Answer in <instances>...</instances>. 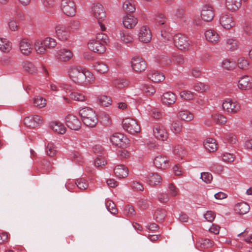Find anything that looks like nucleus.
<instances>
[{
	"label": "nucleus",
	"instance_id": "obj_5",
	"mask_svg": "<svg viewBox=\"0 0 252 252\" xmlns=\"http://www.w3.org/2000/svg\"><path fill=\"white\" fill-rule=\"evenodd\" d=\"M123 127L127 132L134 134L140 131V126L138 122L131 118L124 119L122 123Z\"/></svg>",
	"mask_w": 252,
	"mask_h": 252
},
{
	"label": "nucleus",
	"instance_id": "obj_54",
	"mask_svg": "<svg viewBox=\"0 0 252 252\" xmlns=\"http://www.w3.org/2000/svg\"><path fill=\"white\" fill-rule=\"evenodd\" d=\"M214 119L217 124L220 125H224L227 122L226 117L220 114H216L214 116Z\"/></svg>",
	"mask_w": 252,
	"mask_h": 252
},
{
	"label": "nucleus",
	"instance_id": "obj_46",
	"mask_svg": "<svg viewBox=\"0 0 252 252\" xmlns=\"http://www.w3.org/2000/svg\"><path fill=\"white\" fill-rule=\"evenodd\" d=\"M69 86L65 83H56L50 85V89L52 91L58 92L60 90L65 91L68 90Z\"/></svg>",
	"mask_w": 252,
	"mask_h": 252
},
{
	"label": "nucleus",
	"instance_id": "obj_20",
	"mask_svg": "<svg viewBox=\"0 0 252 252\" xmlns=\"http://www.w3.org/2000/svg\"><path fill=\"white\" fill-rule=\"evenodd\" d=\"M176 99V94L171 92H167L164 93L161 98L162 103L168 106H171L174 104Z\"/></svg>",
	"mask_w": 252,
	"mask_h": 252
},
{
	"label": "nucleus",
	"instance_id": "obj_63",
	"mask_svg": "<svg viewBox=\"0 0 252 252\" xmlns=\"http://www.w3.org/2000/svg\"><path fill=\"white\" fill-rule=\"evenodd\" d=\"M216 217V214L212 211H208L204 215V219L209 222H213Z\"/></svg>",
	"mask_w": 252,
	"mask_h": 252
},
{
	"label": "nucleus",
	"instance_id": "obj_43",
	"mask_svg": "<svg viewBox=\"0 0 252 252\" xmlns=\"http://www.w3.org/2000/svg\"><path fill=\"white\" fill-rule=\"evenodd\" d=\"M70 98L74 101H86L87 97L82 93L77 92H73L70 94Z\"/></svg>",
	"mask_w": 252,
	"mask_h": 252
},
{
	"label": "nucleus",
	"instance_id": "obj_26",
	"mask_svg": "<svg viewBox=\"0 0 252 252\" xmlns=\"http://www.w3.org/2000/svg\"><path fill=\"white\" fill-rule=\"evenodd\" d=\"M149 79L155 83H158L163 81L165 79L164 75L157 70L151 71L148 74Z\"/></svg>",
	"mask_w": 252,
	"mask_h": 252
},
{
	"label": "nucleus",
	"instance_id": "obj_21",
	"mask_svg": "<svg viewBox=\"0 0 252 252\" xmlns=\"http://www.w3.org/2000/svg\"><path fill=\"white\" fill-rule=\"evenodd\" d=\"M154 163L157 168L162 170L165 169L169 166L167 158L161 155H158L155 158Z\"/></svg>",
	"mask_w": 252,
	"mask_h": 252
},
{
	"label": "nucleus",
	"instance_id": "obj_39",
	"mask_svg": "<svg viewBox=\"0 0 252 252\" xmlns=\"http://www.w3.org/2000/svg\"><path fill=\"white\" fill-rule=\"evenodd\" d=\"M94 69L100 73H106L108 71V66L102 62L96 63L94 65Z\"/></svg>",
	"mask_w": 252,
	"mask_h": 252
},
{
	"label": "nucleus",
	"instance_id": "obj_16",
	"mask_svg": "<svg viewBox=\"0 0 252 252\" xmlns=\"http://www.w3.org/2000/svg\"><path fill=\"white\" fill-rule=\"evenodd\" d=\"M42 118L38 115H33L26 117L24 120V124L27 126L34 128L42 123Z\"/></svg>",
	"mask_w": 252,
	"mask_h": 252
},
{
	"label": "nucleus",
	"instance_id": "obj_50",
	"mask_svg": "<svg viewBox=\"0 0 252 252\" xmlns=\"http://www.w3.org/2000/svg\"><path fill=\"white\" fill-rule=\"evenodd\" d=\"M105 206L107 210L112 214L115 215L117 213L118 210L114 202L110 200L105 201Z\"/></svg>",
	"mask_w": 252,
	"mask_h": 252
},
{
	"label": "nucleus",
	"instance_id": "obj_14",
	"mask_svg": "<svg viewBox=\"0 0 252 252\" xmlns=\"http://www.w3.org/2000/svg\"><path fill=\"white\" fill-rule=\"evenodd\" d=\"M220 23L222 27L225 29H230L235 25L232 16L227 13H223L220 16Z\"/></svg>",
	"mask_w": 252,
	"mask_h": 252
},
{
	"label": "nucleus",
	"instance_id": "obj_45",
	"mask_svg": "<svg viewBox=\"0 0 252 252\" xmlns=\"http://www.w3.org/2000/svg\"><path fill=\"white\" fill-rule=\"evenodd\" d=\"M123 8L127 12L131 13L135 10V4L132 0H126L123 4Z\"/></svg>",
	"mask_w": 252,
	"mask_h": 252
},
{
	"label": "nucleus",
	"instance_id": "obj_36",
	"mask_svg": "<svg viewBox=\"0 0 252 252\" xmlns=\"http://www.w3.org/2000/svg\"><path fill=\"white\" fill-rule=\"evenodd\" d=\"M34 49L36 52L39 54H44L46 53V48L43 44V41L36 40L34 43Z\"/></svg>",
	"mask_w": 252,
	"mask_h": 252
},
{
	"label": "nucleus",
	"instance_id": "obj_56",
	"mask_svg": "<svg viewBox=\"0 0 252 252\" xmlns=\"http://www.w3.org/2000/svg\"><path fill=\"white\" fill-rule=\"evenodd\" d=\"M154 217L158 221H162L165 217V213L164 210L158 209L155 212Z\"/></svg>",
	"mask_w": 252,
	"mask_h": 252
},
{
	"label": "nucleus",
	"instance_id": "obj_40",
	"mask_svg": "<svg viewBox=\"0 0 252 252\" xmlns=\"http://www.w3.org/2000/svg\"><path fill=\"white\" fill-rule=\"evenodd\" d=\"M43 41L44 47H45L46 49H53L57 45V41L56 39L51 37H47L45 38Z\"/></svg>",
	"mask_w": 252,
	"mask_h": 252
},
{
	"label": "nucleus",
	"instance_id": "obj_48",
	"mask_svg": "<svg viewBox=\"0 0 252 252\" xmlns=\"http://www.w3.org/2000/svg\"><path fill=\"white\" fill-rule=\"evenodd\" d=\"M180 96L184 100H192L194 97V93L190 91L185 90L180 92Z\"/></svg>",
	"mask_w": 252,
	"mask_h": 252
},
{
	"label": "nucleus",
	"instance_id": "obj_32",
	"mask_svg": "<svg viewBox=\"0 0 252 252\" xmlns=\"http://www.w3.org/2000/svg\"><path fill=\"white\" fill-rule=\"evenodd\" d=\"M161 181L162 178L158 173H151L148 176L147 182L151 186L159 185Z\"/></svg>",
	"mask_w": 252,
	"mask_h": 252
},
{
	"label": "nucleus",
	"instance_id": "obj_57",
	"mask_svg": "<svg viewBox=\"0 0 252 252\" xmlns=\"http://www.w3.org/2000/svg\"><path fill=\"white\" fill-rule=\"evenodd\" d=\"M76 185L79 189H85L88 187V183L84 179H79L76 181Z\"/></svg>",
	"mask_w": 252,
	"mask_h": 252
},
{
	"label": "nucleus",
	"instance_id": "obj_30",
	"mask_svg": "<svg viewBox=\"0 0 252 252\" xmlns=\"http://www.w3.org/2000/svg\"><path fill=\"white\" fill-rule=\"evenodd\" d=\"M50 127L53 131L59 134H63L66 131V128L64 126L58 121L52 123L50 125Z\"/></svg>",
	"mask_w": 252,
	"mask_h": 252
},
{
	"label": "nucleus",
	"instance_id": "obj_7",
	"mask_svg": "<svg viewBox=\"0 0 252 252\" xmlns=\"http://www.w3.org/2000/svg\"><path fill=\"white\" fill-rule=\"evenodd\" d=\"M173 40L175 45L179 49L181 50L189 49L190 44L188 37L185 35L181 33H177L174 35Z\"/></svg>",
	"mask_w": 252,
	"mask_h": 252
},
{
	"label": "nucleus",
	"instance_id": "obj_3",
	"mask_svg": "<svg viewBox=\"0 0 252 252\" xmlns=\"http://www.w3.org/2000/svg\"><path fill=\"white\" fill-rule=\"evenodd\" d=\"M84 124L91 127H94L97 123V119L94 111L89 107L83 108L79 111Z\"/></svg>",
	"mask_w": 252,
	"mask_h": 252
},
{
	"label": "nucleus",
	"instance_id": "obj_55",
	"mask_svg": "<svg viewBox=\"0 0 252 252\" xmlns=\"http://www.w3.org/2000/svg\"><path fill=\"white\" fill-rule=\"evenodd\" d=\"M113 85L118 88H122L127 85L126 80L123 79H114L112 82Z\"/></svg>",
	"mask_w": 252,
	"mask_h": 252
},
{
	"label": "nucleus",
	"instance_id": "obj_33",
	"mask_svg": "<svg viewBox=\"0 0 252 252\" xmlns=\"http://www.w3.org/2000/svg\"><path fill=\"white\" fill-rule=\"evenodd\" d=\"M179 117L182 120L190 122L194 118L193 114L188 110H181L179 113Z\"/></svg>",
	"mask_w": 252,
	"mask_h": 252
},
{
	"label": "nucleus",
	"instance_id": "obj_41",
	"mask_svg": "<svg viewBox=\"0 0 252 252\" xmlns=\"http://www.w3.org/2000/svg\"><path fill=\"white\" fill-rule=\"evenodd\" d=\"M33 103L36 107L41 108L46 105V100L41 96H36L33 99Z\"/></svg>",
	"mask_w": 252,
	"mask_h": 252
},
{
	"label": "nucleus",
	"instance_id": "obj_15",
	"mask_svg": "<svg viewBox=\"0 0 252 252\" xmlns=\"http://www.w3.org/2000/svg\"><path fill=\"white\" fill-rule=\"evenodd\" d=\"M21 53L25 55H29L32 53L33 46L31 41L26 38L21 39L19 45Z\"/></svg>",
	"mask_w": 252,
	"mask_h": 252
},
{
	"label": "nucleus",
	"instance_id": "obj_17",
	"mask_svg": "<svg viewBox=\"0 0 252 252\" xmlns=\"http://www.w3.org/2000/svg\"><path fill=\"white\" fill-rule=\"evenodd\" d=\"M55 57L61 62H66L71 59L73 53L68 49L62 48L57 51Z\"/></svg>",
	"mask_w": 252,
	"mask_h": 252
},
{
	"label": "nucleus",
	"instance_id": "obj_35",
	"mask_svg": "<svg viewBox=\"0 0 252 252\" xmlns=\"http://www.w3.org/2000/svg\"><path fill=\"white\" fill-rule=\"evenodd\" d=\"M204 147L210 152H213L217 149V144L215 139L211 138H207L204 144Z\"/></svg>",
	"mask_w": 252,
	"mask_h": 252
},
{
	"label": "nucleus",
	"instance_id": "obj_62",
	"mask_svg": "<svg viewBox=\"0 0 252 252\" xmlns=\"http://www.w3.org/2000/svg\"><path fill=\"white\" fill-rule=\"evenodd\" d=\"M200 177L202 181L207 184L210 183L213 179L212 174L208 172L202 173Z\"/></svg>",
	"mask_w": 252,
	"mask_h": 252
},
{
	"label": "nucleus",
	"instance_id": "obj_25",
	"mask_svg": "<svg viewBox=\"0 0 252 252\" xmlns=\"http://www.w3.org/2000/svg\"><path fill=\"white\" fill-rule=\"evenodd\" d=\"M206 39L212 43H217L219 41L220 36L217 32L213 30H208L205 32Z\"/></svg>",
	"mask_w": 252,
	"mask_h": 252
},
{
	"label": "nucleus",
	"instance_id": "obj_12",
	"mask_svg": "<svg viewBox=\"0 0 252 252\" xmlns=\"http://www.w3.org/2000/svg\"><path fill=\"white\" fill-rule=\"evenodd\" d=\"M66 125L70 129L78 130L80 129L81 123L80 120L74 115L69 114L65 117Z\"/></svg>",
	"mask_w": 252,
	"mask_h": 252
},
{
	"label": "nucleus",
	"instance_id": "obj_49",
	"mask_svg": "<svg viewBox=\"0 0 252 252\" xmlns=\"http://www.w3.org/2000/svg\"><path fill=\"white\" fill-rule=\"evenodd\" d=\"M170 128L173 133L178 134L182 131V125L179 121H175L171 124Z\"/></svg>",
	"mask_w": 252,
	"mask_h": 252
},
{
	"label": "nucleus",
	"instance_id": "obj_11",
	"mask_svg": "<svg viewBox=\"0 0 252 252\" xmlns=\"http://www.w3.org/2000/svg\"><path fill=\"white\" fill-rule=\"evenodd\" d=\"M200 14L201 18L204 21H211L215 15L214 8L209 4H205L202 6Z\"/></svg>",
	"mask_w": 252,
	"mask_h": 252
},
{
	"label": "nucleus",
	"instance_id": "obj_47",
	"mask_svg": "<svg viewBox=\"0 0 252 252\" xmlns=\"http://www.w3.org/2000/svg\"><path fill=\"white\" fill-rule=\"evenodd\" d=\"M193 89L196 92L203 93L209 89V86L203 83L197 82L193 85Z\"/></svg>",
	"mask_w": 252,
	"mask_h": 252
},
{
	"label": "nucleus",
	"instance_id": "obj_22",
	"mask_svg": "<svg viewBox=\"0 0 252 252\" xmlns=\"http://www.w3.org/2000/svg\"><path fill=\"white\" fill-rule=\"evenodd\" d=\"M93 15L97 21H103L104 20L106 15L102 5L96 4L94 6Z\"/></svg>",
	"mask_w": 252,
	"mask_h": 252
},
{
	"label": "nucleus",
	"instance_id": "obj_9",
	"mask_svg": "<svg viewBox=\"0 0 252 252\" xmlns=\"http://www.w3.org/2000/svg\"><path fill=\"white\" fill-rule=\"evenodd\" d=\"M131 66L132 70L137 72H141L147 68V63L144 59L139 56L133 57L131 60Z\"/></svg>",
	"mask_w": 252,
	"mask_h": 252
},
{
	"label": "nucleus",
	"instance_id": "obj_58",
	"mask_svg": "<svg viewBox=\"0 0 252 252\" xmlns=\"http://www.w3.org/2000/svg\"><path fill=\"white\" fill-rule=\"evenodd\" d=\"M168 191L172 196H176L178 195L179 189L173 184H169L168 186Z\"/></svg>",
	"mask_w": 252,
	"mask_h": 252
},
{
	"label": "nucleus",
	"instance_id": "obj_1",
	"mask_svg": "<svg viewBox=\"0 0 252 252\" xmlns=\"http://www.w3.org/2000/svg\"><path fill=\"white\" fill-rule=\"evenodd\" d=\"M70 79L76 85L86 86L94 82V75L90 71L78 66H70L67 69Z\"/></svg>",
	"mask_w": 252,
	"mask_h": 252
},
{
	"label": "nucleus",
	"instance_id": "obj_28",
	"mask_svg": "<svg viewBox=\"0 0 252 252\" xmlns=\"http://www.w3.org/2000/svg\"><path fill=\"white\" fill-rule=\"evenodd\" d=\"M234 210L237 213L243 215L249 212L250 206L247 203L241 202L235 205Z\"/></svg>",
	"mask_w": 252,
	"mask_h": 252
},
{
	"label": "nucleus",
	"instance_id": "obj_23",
	"mask_svg": "<svg viewBox=\"0 0 252 252\" xmlns=\"http://www.w3.org/2000/svg\"><path fill=\"white\" fill-rule=\"evenodd\" d=\"M138 21L136 18L131 15H127L123 18V25L127 29H132L137 24Z\"/></svg>",
	"mask_w": 252,
	"mask_h": 252
},
{
	"label": "nucleus",
	"instance_id": "obj_51",
	"mask_svg": "<svg viewBox=\"0 0 252 252\" xmlns=\"http://www.w3.org/2000/svg\"><path fill=\"white\" fill-rule=\"evenodd\" d=\"M226 47L230 50L234 51L238 48L237 41L233 39H227L226 41Z\"/></svg>",
	"mask_w": 252,
	"mask_h": 252
},
{
	"label": "nucleus",
	"instance_id": "obj_19",
	"mask_svg": "<svg viewBox=\"0 0 252 252\" xmlns=\"http://www.w3.org/2000/svg\"><path fill=\"white\" fill-rule=\"evenodd\" d=\"M153 133L156 138L164 141L167 138V133L163 126L156 125L153 129Z\"/></svg>",
	"mask_w": 252,
	"mask_h": 252
},
{
	"label": "nucleus",
	"instance_id": "obj_31",
	"mask_svg": "<svg viewBox=\"0 0 252 252\" xmlns=\"http://www.w3.org/2000/svg\"><path fill=\"white\" fill-rule=\"evenodd\" d=\"M12 48V43L7 39L0 38V50L5 53L10 52Z\"/></svg>",
	"mask_w": 252,
	"mask_h": 252
},
{
	"label": "nucleus",
	"instance_id": "obj_52",
	"mask_svg": "<svg viewBox=\"0 0 252 252\" xmlns=\"http://www.w3.org/2000/svg\"><path fill=\"white\" fill-rule=\"evenodd\" d=\"M235 156L232 153H225L222 155V160L226 163H230L234 161Z\"/></svg>",
	"mask_w": 252,
	"mask_h": 252
},
{
	"label": "nucleus",
	"instance_id": "obj_60",
	"mask_svg": "<svg viewBox=\"0 0 252 252\" xmlns=\"http://www.w3.org/2000/svg\"><path fill=\"white\" fill-rule=\"evenodd\" d=\"M143 91L146 93L147 95H152L155 92L156 90L154 87L150 85H145L143 86Z\"/></svg>",
	"mask_w": 252,
	"mask_h": 252
},
{
	"label": "nucleus",
	"instance_id": "obj_4",
	"mask_svg": "<svg viewBox=\"0 0 252 252\" xmlns=\"http://www.w3.org/2000/svg\"><path fill=\"white\" fill-rule=\"evenodd\" d=\"M222 107L224 111L232 114L238 113L241 108V104L238 101L230 98H226L222 102Z\"/></svg>",
	"mask_w": 252,
	"mask_h": 252
},
{
	"label": "nucleus",
	"instance_id": "obj_27",
	"mask_svg": "<svg viewBox=\"0 0 252 252\" xmlns=\"http://www.w3.org/2000/svg\"><path fill=\"white\" fill-rule=\"evenodd\" d=\"M120 38L121 41L126 44H131L134 41L132 34L127 31H121Z\"/></svg>",
	"mask_w": 252,
	"mask_h": 252
},
{
	"label": "nucleus",
	"instance_id": "obj_61",
	"mask_svg": "<svg viewBox=\"0 0 252 252\" xmlns=\"http://www.w3.org/2000/svg\"><path fill=\"white\" fill-rule=\"evenodd\" d=\"M94 164L96 167H102L106 164V160L103 157L98 156L95 158Z\"/></svg>",
	"mask_w": 252,
	"mask_h": 252
},
{
	"label": "nucleus",
	"instance_id": "obj_59",
	"mask_svg": "<svg viewBox=\"0 0 252 252\" xmlns=\"http://www.w3.org/2000/svg\"><path fill=\"white\" fill-rule=\"evenodd\" d=\"M70 158L74 160L76 162H81L83 160V158L81 155L78 152L74 151L72 152L69 155Z\"/></svg>",
	"mask_w": 252,
	"mask_h": 252
},
{
	"label": "nucleus",
	"instance_id": "obj_29",
	"mask_svg": "<svg viewBox=\"0 0 252 252\" xmlns=\"http://www.w3.org/2000/svg\"><path fill=\"white\" fill-rule=\"evenodd\" d=\"M242 0H226V8L232 11L237 10L241 6Z\"/></svg>",
	"mask_w": 252,
	"mask_h": 252
},
{
	"label": "nucleus",
	"instance_id": "obj_2",
	"mask_svg": "<svg viewBox=\"0 0 252 252\" xmlns=\"http://www.w3.org/2000/svg\"><path fill=\"white\" fill-rule=\"evenodd\" d=\"M109 39L106 34L101 32L96 34L94 38L89 41L88 48L92 51L98 54H102L106 51V45Z\"/></svg>",
	"mask_w": 252,
	"mask_h": 252
},
{
	"label": "nucleus",
	"instance_id": "obj_37",
	"mask_svg": "<svg viewBox=\"0 0 252 252\" xmlns=\"http://www.w3.org/2000/svg\"><path fill=\"white\" fill-rule=\"evenodd\" d=\"M171 30L167 25L163 26L161 29V35L165 40L169 41L172 38V35L171 33Z\"/></svg>",
	"mask_w": 252,
	"mask_h": 252
},
{
	"label": "nucleus",
	"instance_id": "obj_42",
	"mask_svg": "<svg viewBox=\"0 0 252 252\" xmlns=\"http://www.w3.org/2000/svg\"><path fill=\"white\" fill-rule=\"evenodd\" d=\"M45 149L46 154L48 156L53 157L57 153V148L55 144L52 142H48L46 146Z\"/></svg>",
	"mask_w": 252,
	"mask_h": 252
},
{
	"label": "nucleus",
	"instance_id": "obj_8",
	"mask_svg": "<svg viewBox=\"0 0 252 252\" xmlns=\"http://www.w3.org/2000/svg\"><path fill=\"white\" fill-rule=\"evenodd\" d=\"M57 38L61 41H67L70 37V31L64 25L58 24L55 28Z\"/></svg>",
	"mask_w": 252,
	"mask_h": 252
},
{
	"label": "nucleus",
	"instance_id": "obj_18",
	"mask_svg": "<svg viewBox=\"0 0 252 252\" xmlns=\"http://www.w3.org/2000/svg\"><path fill=\"white\" fill-rule=\"evenodd\" d=\"M238 88L242 90H249L252 88V77L248 75L242 76L238 81Z\"/></svg>",
	"mask_w": 252,
	"mask_h": 252
},
{
	"label": "nucleus",
	"instance_id": "obj_38",
	"mask_svg": "<svg viewBox=\"0 0 252 252\" xmlns=\"http://www.w3.org/2000/svg\"><path fill=\"white\" fill-rule=\"evenodd\" d=\"M22 66L23 69L26 72L29 73H34L37 71V69L34 64L29 61H24L22 63Z\"/></svg>",
	"mask_w": 252,
	"mask_h": 252
},
{
	"label": "nucleus",
	"instance_id": "obj_44",
	"mask_svg": "<svg viewBox=\"0 0 252 252\" xmlns=\"http://www.w3.org/2000/svg\"><path fill=\"white\" fill-rule=\"evenodd\" d=\"M237 64L238 67L243 70H247L250 67L249 61L244 57H241L238 59Z\"/></svg>",
	"mask_w": 252,
	"mask_h": 252
},
{
	"label": "nucleus",
	"instance_id": "obj_53",
	"mask_svg": "<svg viewBox=\"0 0 252 252\" xmlns=\"http://www.w3.org/2000/svg\"><path fill=\"white\" fill-rule=\"evenodd\" d=\"M68 27L71 31L76 32L80 28L81 23L78 20H72L69 23Z\"/></svg>",
	"mask_w": 252,
	"mask_h": 252
},
{
	"label": "nucleus",
	"instance_id": "obj_34",
	"mask_svg": "<svg viewBox=\"0 0 252 252\" xmlns=\"http://www.w3.org/2000/svg\"><path fill=\"white\" fill-rule=\"evenodd\" d=\"M213 246V242L208 239L200 240L196 243V247L199 250H201L202 249L210 248Z\"/></svg>",
	"mask_w": 252,
	"mask_h": 252
},
{
	"label": "nucleus",
	"instance_id": "obj_64",
	"mask_svg": "<svg viewBox=\"0 0 252 252\" xmlns=\"http://www.w3.org/2000/svg\"><path fill=\"white\" fill-rule=\"evenodd\" d=\"M99 102L102 105L108 106L111 104L112 100L109 97L103 95L99 98Z\"/></svg>",
	"mask_w": 252,
	"mask_h": 252
},
{
	"label": "nucleus",
	"instance_id": "obj_10",
	"mask_svg": "<svg viewBox=\"0 0 252 252\" xmlns=\"http://www.w3.org/2000/svg\"><path fill=\"white\" fill-rule=\"evenodd\" d=\"M111 143L119 147H126L128 144V139L122 133H115L110 138Z\"/></svg>",
	"mask_w": 252,
	"mask_h": 252
},
{
	"label": "nucleus",
	"instance_id": "obj_24",
	"mask_svg": "<svg viewBox=\"0 0 252 252\" xmlns=\"http://www.w3.org/2000/svg\"><path fill=\"white\" fill-rule=\"evenodd\" d=\"M114 172L116 177L119 178H124L128 174V168L124 165H118L114 169Z\"/></svg>",
	"mask_w": 252,
	"mask_h": 252
},
{
	"label": "nucleus",
	"instance_id": "obj_13",
	"mask_svg": "<svg viewBox=\"0 0 252 252\" xmlns=\"http://www.w3.org/2000/svg\"><path fill=\"white\" fill-rule=\"evenodd\" d=\"M138 37L141 42H149L152 39V33L149 28L146 26L141 27L138 34Z\"/></svg>",
	"mask_w": 252,
	"mask_h": 252
},
{
	"label": "nucleus",
	"instance_id": "obj_6",
	"mask_svg": "<svg viewBox=\"0 0 252 252\" xmlns=\"http://www.w3.org/2000/svg\"><path fill=\"white\" fill-rule=\"evenodd\" d=\"M61 8L62 12L69 17L74 16L76 12V6L73 0H62Z\"/></svg>",
	"mask_w": 252,
	"mask_h": 252
}]
</instances>
